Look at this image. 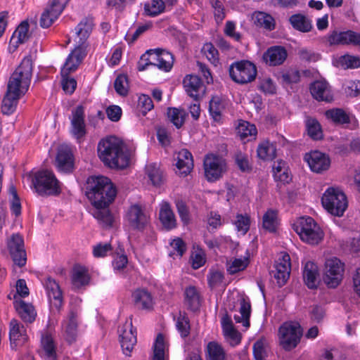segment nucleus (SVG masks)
<instances>
[{"mask_svg":"<svg viewBox=\"0 0 360 360\" xmlns=\"http://www.w3.org/2000/svg\"><path fill=\"white\" fill-rule=\"evenodd\" d=\"M86 195L96 208L108 207L114 201L117 189L109 178L93 176L87 179Z\"/></svg>","mask_w":360,"mask_h":360,"instance_id":"nucleus-1","label":"nucleus"},{"mask_svg":"<svg viewBox=\"0 0 360 360\" xmlns=\"http://www.w3.org/2000/svg\"><path fill=\"white\" fill-rule=\"evenodd\" d=\"M124 148V143L120 139L110 136L99 141L98 155L105 165L122 169L129 163V155Z\"/></svg>","mask_w":360,"mask_h":360,"instance_id":"nucleus-2","label":"nucleus"},{"mask_svg":"<svg viewBox=\"0 0 360 360\" xmlns=\"http://www.w3.org/2000/svg\"><path fill=\"white\" fill-rule=\"evenodd\" d=\"M33 71V62L31 56L24 57L20 65L11 75L7 89L12 93L24 96L29 89Z\"/></svg>","mask_w":360,"mask_h":360,"instance_id":"nucleus-3","label":"nucleus"},{"mask_svg":"<svg viewBox=\"0 0 360 360\" xmlns=\"http://www.w3.org/2000/svg\"><path fill=\"white\" fill-rule=\"evenodd\" d=\"M32 183L37 194L43 197L57 195L61 192L60 182L51 170L36 172L33 174Z\"/></svg>","mask_w":360,"mask_h":360,"instance_id":"nucleus-4","label":"nucleus"},{"mask_svg":"<svg viewBox=\"0 0 360 360\" xmlns=\"http://www.w3.org/2000/svg\"><path fill=\"white\" fill-rule=\"evenodd\" d=\"M293 227L301 240L309 244L316 245L323 238V232L310 217H300L294 224Z\"/></svg>","mask_w":360,"mask_h":360,"instance_id":"nucleus-5","label":"nucleus"},{"mask_svg":"<svg viewBox=\"0 0 360 360\" xmlns=\"http://www.w3.org/2000/svg\"><path fill=\"white\" fill-rule=\"evenodd\" d=\"M302 336V328L299 323L289 321L283 323L278 329V340L285 351L295 348Z\"/></svg>","mask_w":360,"mask_h":360,"instance_id":"nucleus-6","label":"nucleus"},{"mask_svg":"<svg viewBox=\"0 0 360 360\" xmlns=\"http://www.w3.org/2000/svg\"><path fill=\"white\" fill-rule=\"evenodd\" d=\"M321 202L323 207L331 214L342 216L347 207L345 193L338 188H328L323 193Z\"/></svg>","mask_w":360,"mask_h":360,"instance_id":"nucleus-7","label":"nucleus"},{"mask_svg":"<svg viewBox=\"0 0 360 360\" xmlns=\"http://www.w3.org/2000/svg\"><path fill=\"white\" fill-rule=\"evenodd\" d=\"M229 72L232 80L240 84L252 82L257 74L255 65L246 60L233 63L229 67Z\"/></svg>","mask_w":360,"mask_h":360,"instance_id":"nucleus-8","label":"nucleus"},{"mask_svg":"<svg viewBox=\"0 0 360 360\" xmlns=\"http://www.w3.org/2000/svg\"><path fill=\"white\" fill-rule=\"evenodd\" d=\"M125 219L132 230L143 231L150 225V216L145 206L134 204L127 210Z\"/></svg>","mask_w":360,"mask_h":360,"instance_id":"nucleus-9","label":"nucleus"},{"mask_svg":"<svg viewBox=\"0 0 360 360\" xmlns=\"http://www.w3.org/2000/svg\"><path fill=\"white\" fill-rule=\"evenodd\" d=\"M345 264L338 258L333 257L325 262L323 281L330 288L338 287L343 278Z\"/></svg>","mask_w":360,"mask_h":360,"instance_id":"nucleus-10","label":"nucleus"},{"mask_svg":"<svg viewBox=\"0 0 360 360\" xmlns=\"http://www.w3.org/2000/svg\"><path fill=\"white\" fill-rule=\"evenodd\" d=\"M205 176L207 181H214L219 179L226 171V160L217 155L208 154L203 161Z\"/></svg>","mask_w":360,"mask_h":360,"instance_id":"nucleus-11","label":"nucleus"},{"mask_svg":"<svg viewBox=\"0 0 360 360\" xmlns=\"http://www.w3.org/2000/svg\"><path fill=\"white\" fill-rule=\"evenodd\" d=\"M120 344L123 352L126 356L130 354L136 343V332L132 326L131 319L127 320L124 324L120 329Z\"/></svg>","mask_w":360,"mask_h":360,"instance_id":"nucleus-12","label":"nucleus"},{"mask_svg":"<svg viewBox=\"0 0 360 360\" xmlns=\"http://www.w3.org/2000/svg\"><path fill=\"white\" fill-rule=\"evenodd\" d=\"M86 55L85 46H77L68 55L61 69V76H66L75 72Z\"/></svg>","mask_w":360,"mask_h":360,"instance_id":"nucleus-13","label":"nucleus"},{"mask_svg":"<svg viewBox=\"0 0 360 360\" xmlns=\"http://www.w3.org/2000/svg\"><path fill=\"white\" fill-rule=\"evenodd\" d=\"M327 40L330 46L348 44L360 46V34L351 30L345 32L334 30L328 34Z\"/></svg>","mask_w":360,"mask_h":360,"instance_id":"nucleus-14","label":"nucleus"},{"mask_svg":"<svg viewBox=\"0 0 360 360\" xmlns=\"http://www.w3.org/2000/svg\"><path fill=\"white\" fill-rule=\"evenodd\" d=\"M290 258L289 255L284 254L281 258H279L274 266V269L270 271V274L274 277L278 285L283 286L290 274Z\"/></svg>","mask_w":360,"mask_h":360,"instance_id":"nucleus-15","label":"nucleus"},{"mask_svg":"<svg viewBox=\"0 0 360 360\" xmlns=\"http://www.w3.org/2000/svg\"><path fill=\"white\" fill-rule=\"evenodd\" d=\"M313 98L317 101L330 103L333 101V94L328 82L323 79H316L309 86Z\"/></svg>","mask_w":360,"mask_h":360,"instance_id":"nucleus-16","label":"nucleus"},{"mask_svg":"<svg viewBox=\"0 0 360 360\" xmlns=\"http://www.w3.org/2000/svg\"><path fill=\"white\" fill-rule=\"evenodd\" d=\"M9 338L13 349L23 345L28 339L25 327L16 319H12L9 323Z\"/></svg>","mask_w":360,"mask_h":360,"instance_id":"nucleus-17","label":"nucleus"},{"mask_svg":"<svg viewBox=\"0 0 360 360\" xmlns=\"http://www.w3.org/2000/svg\"><path fill=\"white\" fill-rule=\"evenodd\" d=\"M304 160L308 163L311 170L316 173H321L328 170L330 165L329 157L316 150L306 154Z\"/></svg>","mask_w":360,"mask_h":360,"instance_id":"nucleus-18","label":"nucleus"},{"mask_svg":"<svg viewBox=\"0 0 360 360\" xmlns=\"http://www.w3.org/2000/svg\"><path fill=\"white\" fill-rule=\"evenodd\" d=\"M183 84L185 91L189 96L193 98H202L204 96L206 87L198 76L187 75L184 79Z\"/></svg>","mask_w":360,"mask_h":360,"instance_id":"nucleus-19","label":"nucleus"},{"mask_svg":"<svg viewBox=\"0 0 360 360\" xmlns=\"http://www.w3.org/2000/svg\"><path fill=\"white\" fill-rule=\"evenodd\" d=\"M65 6L64 2H58L53 0L51 5L41 14L39 21L41 27L44 28L50 27L61 14Z\"/></svg>","mask_w":360,"mask_h":360,"instance_id":"nucleus-20","label":"nucleus"},{"mask_svg":"<svg viewBox=\"0 0 360 360\" xmlns=\"http://www.w3.org/2000/svg\"><path fill=\"white\" fill-rule=\"evenodd\" d=\"M44 285L51 307L59 311L63 307V295L58 283L49 277Z\"/></svg>","mask_w":360,"mask_h":360,"instance_id":"nucleus-21","label":"nucleus"},{"mask_svg":"<svg viewBox=\"0 0 360 360\" xmlns=\"http://www.w3.org/2000/svg\"><path fill=\"white\" fill-rule=\"evenodd\" d=\"M287 57V51L281 46H271L263 54L264 61L270 66L283 64Z\"/></svg>","mask_w":360,"mask_h":360,"instance_id":"nucleus-22","label":"nucleus"},{"mask_svg":"<svg viewBox=\"0 0 360 360\" xmlns=\"http://www.w3.org/2000/svg\"><path fill=\"white\" fill-rule=\"evenodd\" d=\"M57 168L64 172H71L74 168V159L71 150L67 146H60L56 158Z\"/></svg>","mask_w":360,"mask_h":360,"instance_id":"nucleus-23","label":"nucleus"},{"mask_svg":"<svg viewBox=\"0 0 360 360\" xmlns=\"http://www.w3.org/2000/svg\"><path fill=\"white\" fill-rule=\"evenodd\" d=\"M13 306L20 319L26 323H33L37 313L34 307L31 303H27L22 300H16Z\"/></svg>","mask_w":360,"mask_h":360,"instance_id":"nucleus-24","label":"nucleus"},{"mask_svg":"<svg viewBox=\"0 0 360 360\" xmlns=\"http://www.w3.org/2000/svg\"><path fill=\"white\" fill-rule=\"evenodd\" d=\"M239 309L236 311L233 319L236 323L248 328L250 326V316L251 313V304L248 297H241L239 300Z\"/></svg>","mask_w":360,"mask_h":360,"instance_id":"nucleus-25","label":"nucleus"},{"mask_svg":"<svg viewBox=\"0 0 360 360\" xmlns=\"http://www.w3.org/2000/svg\"><path fill=\"white\" fill-rule=\"evenodd\" d=\"M78 312L76 309H71L67 319L63 321V328L67 341L70 343L74 342L77 335Z\"/></svg>","mask_w":360,"mask_h":360,"instance_id":"nucleus-26","label":"nucleus"},{"mask_svg":"<svg viewBox=\"0 0 360 360\" xmlns=\"http://www.w3.org/2000/svg\"><path fill=\"white\" fill-rule=\"evenodd\" d=\"M159 219L166 230H171L176 226V219L171 208L167 202H162L160 205Z\"/></svg>","mask_w":360,"mask_h":360,"instance_id":"nucleus-27","label":"nucleus"},{"mask_svg":"<svg viewBox=\"0 0 360 360\" xmlns=\"http://www.w3.org/2000/svg\"><path fill=\"white\" fill-rule=\"evenodd\" d=\"M71 120L70 132L80 142L86 134L84 114H73Z\"/></svg>","mask_w":360,"mask_h":360,"instance_id":"nucleus-28","label":"nucleus"},{"mask_svg":"<svg viewBox=\"0 0 360 360\" xmlns=\"http://www.w3.org/2000/svg\"><path fill=\"white\" fill-rule=\"evenodd\" d=\"M94 27L92 18H85L75 27L77 37L78 38V46H84L87 39L89 37Z\"/></svg>","mask_w":360,"mask_h":360,"instance_id":"nucleus-29","label":"nucleus"},{"mask_svg":"<svg viewBox=\"0 0 360 360\" xmlns=\"http://www.w3.org/2000/svg\"><path fill=\"white\" fill-rule=\"evenodd\" d=\"M135 307L140 309H149L153 307L151 294L146 289H137L132 293Z\"/></svg>","mask_w":360,"mask_h":360,"instance_id":"nucleus-30","label":"nucleus"},{"mask_svg":"<svg viewBox=\"0 0 360 360\" xmlns=\"http://www.w3.org/2000/svg\"><path fill=\"white\" fill-rule=\"evenodd\" d=\"M41 345V355L44 360H56L57 355L53 340L47 332L42 334Z\"/></svg>","mask_w":360,"mask_h":360,"instance_id":"nucleus-31","label":"nucleus"},{"mask_svg":"<svg viewBox=\"0 0 360 360\" xmlns=\"http://www.w3.org/2000/svg\"><path fill=\"white\" fill-rule=\"evenodd\" d=\"M318 276L319 271L316 264L311 262H307L304 268L303 278L309 288L314 289L317 288Z\"/></svg>","mask_w":360,"mask_h":360,"instance_id":"nucleus-32","label":"nucleus"},{"mask_svg":"<svg viewBox=\"0 0 360 360\" xmlns=\"http://www.w3.org/2000/svg\"><path fill=\"white\" fill-rule=\"evenodd\" d=\"M176 167L181 174L187 175L193 167L192 154L187 149H182L177 154Z\"/></svg>","mask_w":360,"mask_h":360,"instance_id":"nucleus-33","label":"nucleus"},{"mask_svg":"<svg viewBox=\"0 0 360 360\" xmlns=\"http://www.w3.org/2000/svg\"><path fill=\"white\" fill-rule=\"evenodd\" d=\"M90 276L88 269L80 265H75L72 269V283L76 288H79L89 284Z\"/></svg>","mask_w":360,"mask_h":360,"instance_id":"nucleus-34","label":"nucleus"},{"mask_svg":"<svg viewBox=\"0 0 360 360\" xmlns=\"http://www.w3.org/2000/svg\"><path fill=\"white\" fill-rule=\"evenodd\" d=\"M184 302L188 309L195 311L200 306V293L195 286L187 287L184 291Z\"/></svg>","mask_w":360,"mask_h":360,"instance_id":"nucleus-35","label":"nucleus"},{"mask_svg":"<svg viewBox=\"0 0 360 360\" xmlns=\"http://www.w3.org/2000/svg\"><path fill=\"white\" fill-rule=\"evenodd\" d=\"M252 20L254 23L258 27H263L269 31L275 29L274 18L266 13L255 11L252 14Z\"/></svg>","mask_w":360,"mask_h":360,"instance_id":"nucleus-36","label":"nucleus"},{"mask_svg":"<svg viewBox=\"0 0 360 360\" xmlns=\"http://www.w3.org/2000/svg\"><path fill=\"white\" fill-rule=\"evenodd\" d=\"M257 153L258 158L262 160H272L276 155V146L269 141H264L259 144Z\"/></svg>","mask_w":360,"mask_h":360,"instance_id":"nucleus-37","label":"nucleus"},{"mask_svg":"<svg viewBox=\"0 0 360 360\" xmlns=\"http://www.w3.org/2000/svg\"><path fill=\"white\" fill-rule=\"evenodd\" d=\"M28 31L29 24L27 22H22L13 34L10 45L16 49L19 44L25 43L29 38Z\"/></svg>","mask_w":360,"mask_h":360,"instance_id":"nucleus-38","label":"nucleus"},{"mask_svg":"<svg viewBox=\"0 0 360 360\" xmlns=\"http://www.w3.org/2000/svg\"><path fill=\"white\" fill-rule=\"evenodd\" d=\"M292 27L302 32H308L312 29L311 21L302 14H294L289 18Z\"/></svg>","mask_w":360,"mask_h":360,"instance_id":"nucleus-39","label":"nucleus"},{"mask_svg":"<svg viewBox=\"0 0 360 360\" xmlns=\"http://www.w3.org/2000/svg\"><path fill=\"white\" fill-rule=\"evenodd\" d=\"M205 354L207 360H225L226 359L225 350L215 341L210 342L207 345Z\"/></svg>","mask_w":360,"mask_h":360,"instance_id":"nucleus-40","label":"nucleus"},{"mask_svg":"<svg viewBox=\"0 0 360 360\" xmlns=\"http://www.w3.org/2000/svg\"><path fill=\"white\" fill-rule=\"evenodd\" d=\"M146 173L155 186H160L165 181L163 171L156 164H149L146 167Z\"/></svg>","mask_w":360,"mask_h":360,"instance_id":"nucleus-41","label":"nucleus"},{"mask_svg":"<svg viewBox=\"0 0 360 360\" xmlns=\"http://www.w3.org/2000/svg\"><path fill=\"white\" fill-rule=\"evenodd\" d=\"M23 96L18 93H12L10 89H7L6 94L3 98L1 104V112H14L19 99Z\"/></svg>","mask_w":360,"mask_h":360,"instance_id":"nucleus-42","label":"nucleus"},{"mask_svg":"<svg viewBox=\"0 0 360 360\" xmlns=\"http://www.w3.org/2000/svg\"><path fill=\"white\" fill-rule=\"evenodd\" d=\"M237 134L240 136V139L244 140L248 138H255L257 134V129L254 124H250L248 122L240 120L237 128Z\"/></svg>","mask_w":360,"mask_h":360,"instance_id":"nucleus-43","label":"nucleus"},{"mask_svg":"<svg viewBox=\"0 0 360 360\" xmlns=\"http://www.w3.org/2000/svg\"><path fill=\"white\" fill-rule=\"evenodd\" d=\"M306 128L308 135L314 140H321L323 137L319 122L314 118L308 117L306 120Z\"/></svg>","mask_w":360,"mask_h":360,"instance_id":"nucleus-44","label":"nucleus"},{"mask_svg":"<svg viewBox=\"0 0 360 360\" xmlns=\"http://www.w3.org/2000/svg\"><path fill=\"white\" fill-rule=\"evenodd\" d=\"M107 207L96 208L94 212V217L99 221L103 227H111L113 222V217Z\"/></svg>","mask_w":360,"mask_h":360,"instance_id":"nucleus-45","label":"nucleus"},{"mask_svg":"<svg viewBox=\"0 0 360 360\" xmlns=\"http://www.w3.org/2000/svg\"><path fill=\"white\" fill-rule=\"evenodd\" d=\"M176 327L181 337L186 338L189 335L191 330L190 321L185 312H179L176 318Z\"/></svg>","mask_w":360,"mask_h":360,"instance_id":"nucleus-46","label":"nucleus"},{"mask_svg":"<svg viewBox=\"0 0 360 360\" xmlns=\"http://www.w3.org/2000/svg\"><path fill=\"white\" fill-rule=\"evenodd\" d=\"M166 343L162 334L158 335L153 345V360H165Z\"/></svg>","mask_w":360,"mask_h":360,"instance_id":"nucleus-47","label":"nucleus"},{"mask_svg":"<svg viewBox=\"0 0 360 360\" xmlns=\"http://www.w3.org/2000/svg\"><path fill=\"white\" fill-rule=\"evenodd\" d=\"M278 224L277 212L269 210L263 216V227L270 232H274Z\"/></svg>","mask_w":360,"mask_h":360,"instance_id":"nucleus-48","label":"nucleus"},{"mask_svg":"<svg viewBox=\"0 0 360 360\" xmlns=\"http://www.w3.org/2000/svg\"><path fill=\"white\" fill-rule=\"evenodd\" d=\"M190 261L193 269H198L202 267L206 262L205 251L199 248H194L191 253Z\"/></svg>","mask_w":360,"mask_h":360,"instance_id":"nucleus-49","label":"nucleus"},{"mask_svg":"<svg viewBox=\"0 0 360 360\" xmlns=\"http://www.w3.org/2000/svg\"><path fill=\"white\" fill-rule=\"evenodd\" d=\"M159 57L160 58L156 67L165 72L169 71L172 68L174 62L172 54L165 50H161Z\"/></svg>","mask_w":360,"mask_h":360,"instance_id":"nucleus-50","label":"nucleus"},{"mask_svg":"<svg viewBox=\"0 0 360 360\" xmlns=\"http://www.w3.org/2000/svg\"><path fill=\"white\" fill-rule=\"evenodd\" d=\"M165 5L162 0H153L150 3L144 6L145 12L149 16H156L165 10Z\"/></svg>","mask_w":360,"mask_h":360,"instance_id":"nucleus-51","label":"nucleus"},{"mask_svg":"<svg viewBox=\"0 0 360 360\" xmlns=\"http://www.w3.org/2000/svg\"><path fill=\"white\" fill-rule=\"evenodd\" d=\"M248 265V259L235 258L227 262V271L230 274H235L243 271Z\"/></svg>","mask_w":360,"mask_h":360,"instance_id":"nucleus-52","label":"nucleus"},{"mask_svg":"<svg viewBox=\"0 0 360 360\" xmlns=\"http://www.w3.org/2000/svg\"><path fill=\"white\" fill-rule=\"evenodd\" d=\"M202 52L212 64L216 66L219 63L218 51L212 43L205 44Z\"/></svg>","mask_w":360,"mask_h":360,"instance_id":"nucleus-53","label":"nucleus"},{"mask_svg":"<svg viewBox=\"0 0 360 360\" xmlns=\"http://www.w3.org/2000/svg\"><path fill=\"white\" fill-rule=\"evenodd\" d=\"M114 87L116 92L120 96L127 95L129 84L127 75H119L114 82Z\"/></svg>","mask_w":360,"mask_h":360,"instance_id":"nucleus-54","label":"nucleus"},{"mask_svg":"<svg viewBox=\"0 0 360 360\" xmlns=\"http://www.w3.org/2000/svg\"><path fill=\"white\" fill-rule=\"evenodd\" d=\"M234 224L238 231L241 232L244 235L250 229V217L248 214H238L236 215V219L234 221Z\"/></svg>","mask_w":360,"mask_h":360,"instance_id":"nucleus-55","label":"nucleus"},{"mask_svg":"<svg viewBox=\"0 0 360 360\" xmlns=\"http://www.w3.org/2000/svg\"><path fill=\"white\" fill-rule=\"evenodd\" d=\"M228 102L221 99L219 96H214L210 101L209 112H221L226 110Z\"/></svg>","mask_w":360,"mask_h":360,"instance_id":"nucleus-56","label":"nucleus"},{"mask_svg":"<svg viewBox=\"0 0 360 360\" xmlns=\"http://www.w3.org/2000/svg\"><path fill=\"white\" fill-rule=\"evenodd\" d=\"M8 248L10 253L23 249L24 248V240L22 237L18 234H13L10 239L7 242Z\"/></svg>","mask_w":360,"mask_h":360,"instance_id":"nucleus-57","label":"nucleus"},{"mask_svg":"<svg viewBox=\"0 0 360 360\" xmlns=\"http://www.w3.org/2000/svg\"><path fill=\"white\" fill-rule=\"evenodd\" d=\"M253 354L256 360H264L266 356V343L264 340L261 339L255 342Z\"/></svg>","mask_w":360,"mask_h":360,"instance_id":"nucleus-58","label":"nucleus"},{"mask_svg":"<svg viewBox=\"0 0 360 360\" xmlns=\"http://www.w3.org/2000/svg\"><path fill=\"white\" fill-rule=\"evenodd\" d=\"M210 4L214 9V16L217 23L221 22L225 18L224 6L221 0H210Z\"/></svg>","mask_w":360,"mask_h":360,"instance_id":"nucleus-59","label":"nucleus"},{"mask_svg":"<svg viewBox=\"0 0 360 360\" xmlns=\"http://www.w3.org/2000/svg\"><path fill=\"white\" fill-rule=\"evenodd\" d=\"M339 63L345 68H356L360 67V59L356 56L345 55L340 58Z\"/></svg>","mask_w":360,"mask_h":360,"instance_id":"nucleus-60","label":"nucleus"},{"mask_svg":"<svg viewBox=\"0 0 360 360\" xmlns=\"http://www.w3.org/2000/svg\"><path fill=\"white\" fill-rule=\"evenodd\" d=\"M235 161L237 166L242 172H248L251 171L252 167L247 155L238 153L236 155Z\"/></svg>","mask_w":360,"mask_h":360,"instance_id":"nucleus-61","label":"nucleus"},{"mask_svg":"<svg viewBox=\"0 0 360 360\" xmlns=\"http://www.w3.org/2000/svg\"><path fill=\"white\" fill-rule=\"evenodd\" d=\"M226 340L233 347L238 345L241 335L234 328L223 331Z\"/></svg>","mask_w":360,"mask_h":360,"instance_id":"nucleus-62","label":"nucleus"},{"mask_svg":"<svg viewBox=\"0 0 360 360\" xmlns=\"http://www.w3.org/2000/svg\"><path fill=\"white\" fill-rule=\"evenodd\" d=\"M298 56L300 60L307 62H315L320 58V55L319 53L306 48L300 49L298 51Z\"/></svg>","mask_w":360,"mask_h":360,"instance_id":"nucleus-63","label":"nucleus"},{"mask_svg":"<svg viewBox=\"0 0 360 360\" xmlns=\"http://www.w3.org/2000/svg\"><path fill=\"white\" fill-rule=\"evenodd\" d=\"M61 77L63 89L68 94H72L77 87L76 80L72 77H70V75Z\"/></svg>","mask_w":360,"mask_h":360,"instance_id":"nucleus-64","label":"nucleus"}]
</instances>
